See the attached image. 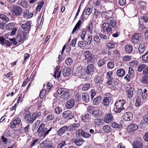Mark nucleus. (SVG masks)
<instances>
[{
  "label": "nucleus",
  "mask_w": 148,
  "mask_h": 148,
  "mask_svg": "<svg viewBox=\"0 0 148 148\" xmlns=\"http://www.w3.org/2000/svg\"><path fill=\"white\" fill-rule=\"evenodd\" d=\"M86 29L88 32L92 34V33L93 31V25L92 23H90L88 24L86 27Z\"/></svg>",
  "instance_id": "obj_35"
},
{
  "label": "nucleus",
  "mask_w": 148,
  "mask_h": 148,
  "mask_svg": "<svg viewBox=\"0 0 148 148\" xmlns=\"http://www.w3.org/2000/svg\"><path fill=\"white\" fill-rule=\"evenodd\" d=\"M83 70V67L81 66H78L77 68L76 71L78 74H79L81 75L82 74Z\"/></svg>",
  "instance_id": "obj_51"
},
{
  "label": "nucleus",
  "mask_w": 148,
  "mask_h": 148,
  "mask_svg": "<svg viewBox=\"0 0 148 148\" xmlns=\"http://www.w3.org/2000/svg\"><path fill=\"white\" fill-rule=\"evenodd\" d=\"M99 36L100 38L103 40H106L109 39V36L108 35L107 36L106 35H103L102 34H99Z\"/></svg>",
  "instance_id": "obj_54"
},
{
  "label": "nucleus",
  "mask_w": 148,
  "mask_h": 148,
  "mask_svg": "<svg viewBox=\"0 0 148 148\" xmlns=\"http://www.w3.org/2000/svg\"><path fill=\"white\" fill-rule=\"evenodd\" d=\"M103 32L107 33H110L112 31V28L110 23H104L102 25Z\"/></svg>",
  "instance_id": "obj_7"
},
{
  "label": "nucleus",
  "mask_w": 148,
  "mask_h": 148,
  "mask_svg": "<svg viewBox=\"0 0 148 148\" xmlns=\"http://www.w3.org/2000/svg\"><path fill=\"white\" fill-rule=\"evenodd\" d=\"M131 59V57L130 56H126L123 58V60L124 62H127Z\"/></svg>",
  "instance_id": "obj_61"
},
{
  "label": "nucleus",
  "mask_w": 148,
  "mask_h": 148,
  "mask_svg": "<svg viewBox=\"0 0 148 148\" xmlns=\"http://www.w3.org/2000/svg\"><path fill=\"white\" fill-rule=\"evenodd\" d=\"M62 96L65 99H67L70 95L69 90L64 88L62 92Z\"/></svg>",
  "instance_id": "obj_20"
},
{
  "label": "nucleus",
  "mask_w": 148,
  "mask_h": 148,
  "mask_svg": "<svg viewBox=\"0 0 148 148\" xmlns=\"http://www.w3.org/2000/svg\"><path fill=\"white\" fill-rule=\"evenodd\" d=\"M28 35V33L22 32L20 34H18L16 38V40L18 42H23L25 40H26Z\"/></svg>",
  "instance_id": "obj_3"
},
{
  "label": "nucleus",
  "mask_w": 148,
  "mask_h": 148,
  "mask_svg": "<svg viewBox=\"0 0 148 148\" xmlns=\"http://www.w3.org/2000/svg\"><path fill=\"white\" fill-rule=\"evenodd\" d=\"M143 144L140 142L137 141L133 145V148H143Z\"/></svg>",
  "instance_id": "obj_32"
},
{
  "label": "nucleus",
  "mask_w": 148,
  "mask_h": 148,
  "mask_svg": "<svg viewBox=\"0 0 148 148\" xmlns=\"http://www.w3.org/2000/svg\"><path fill=\"white\" fill-rule=\"evenodd\" d=\"M21 122V120L19 118H14L10 123V127L12 128H15L16 125L20 124Z\"/></svg>",
  "instance_id": "obj_8"
},
{
  "label": "nucleus",
  "mask_w": 148,
  "mask_h": 148,
  "mask_svg": "<svg viewBox=\"0 0 148 148\" xmlns=\"http://www.w3.org/2000/svg\"><path fill=\"white\" fill-rule=\"evenodd\" d=\"M72 140L73 142L77 146H80L82 145L84 141L82 138L75 137L73 138Z\"/></svg>",
  "instance_id": "obj_9"
},
{
  "label": "nucleus",
  "mask_w": 148,
  "mask_h": 148,
  "mask_svg": "<svg viewBox=\"0 0 148 148\" xmlns=\"http://www.w3.org/2000/svg\"><path fill=\"white\" fill-rule=\"evenodd\" d=\"M95 67L94 65L88 66L86 68V72L88 74H90L94 71Z\"/></svg>",
  "instance_id": "obj_22"
},
{
  "label": "nucleus",
  "mask_w": 148,
  "mask_h": 148,
  "mask_svg": "<svg viewBox=\"0 0 148 148\" xmlns=\"http://www.w3.org/2000/svg\"><path fill=\"white\" fill-rule=\"evenodd\" d=\"M92 114H93L95 117H98L99 116V110L97 109L94 110Z\"/></svg>",
  "instance_id": "obj_62"
},
{
  "label": "nucleus",
  "mask_w": 148,
  "mask_h": 148,
  "mask_svg": "<svg viewBox=\"0 0 148 148\" xmlns=\"http://www.w3.org/2000/svg\"><path fill=\"white\" fill-rule=\"evenodd\" d=\"M90 87V84L89 83H85L83 85L82 89L84 91L87 90Z\"/></svg>",
  "instance_id": "obj_45"
},
{
  "label": "nucleus",
  "mask_w": 148,
  "mask_h": 148,
  "mask_svg": "<svg viewBox=\"0 0 148 148\" xmlns=\"http://www.w3.org/2000/svg\"><path fill=\"white\" fill-rule=\"evenodd\" d=\"M142 81L144 83H146L148 82V75H145L142 77Z\"/></svg>",
  "instance_id": "obj_64"
},
{
  "label": "nucleus",
  "mask_w": 148,
  "mask_h": 148,
  "mask_svg": "<svg viewBox=\"0 0 148 148\" xmlns=\"http://www.w3.org/2000/svg\"><path fill=\"white\" fill-rule=\"evenodd\" d=\"M92 9L89 6L87 8L86 7L84 10L82 14V15L84 14L85 12L86 14L87 15H89L92 12Z\"/></svg>",
  "instance_id": "obj_31"
},
{
  "label": "nucleus",
  "mask_w": 148,
  "mask_h": 148,
  "mask_svg": "<svg viewBox=\"0 0 148 148\" xmlns=\"http://www.w3.org/2000/svg\"><path fill=\"white\" fill-rule=\"evenodd\" d=\"M113 120V117L111 113H108L106 115L104 118V121L107 123H108L112 121Z\"/></svg>",
  "instance_id": "obj_13"
},
{
  "label": "nucleus",
  "mask_w": 148,
  "mask_h": 148,
  "mask_svg": "<svg viewBox=\"0 0 148 148\" xmlns=\"http://www.w3.org/2000/svg\"><path fill=\"white\" fill-rule=\"evenodd\" d=\"M33 13H31L29 14V12L27 10H25L23 13V15L24 17H26V18H30L33 16Z\"/></svg>",
  "instance_id": "obj_23"
},
{
  "label": "nucleus",
  "mask_w": 148,
  "mask_h": 148,
  "mask_svg": "<svg viewBox=\"0 0 148 148\" xmlns=\"http://www.w3.org/2000/svg\"><path fill=\"white\" fill-rule=\"evenodd\" d=\"M125 102V101L123 99L119 100L116 102L115 104L116 108L114 109V110L116 113L119 112L122 110L125 109L123 106Z\"/></svg>",
  "instance_id": "obj_2"
},
{
  "label": "nucleus",
  "mask_w": 148,
  "mask_h": 148,
  "mask_svg": "<svg viewBox=\"0 0 148 148\" xmlns=\"http://www.w3.org/2000/svg\"><path fill=\"white\" fill-rule=\"evenodd\" d=\"M79 126V124H74L69 126L68 130L69 131L71 132L75 130Z\"/></svg>",
  "instance_id": "obj_24"
},
{
  "label": "nucleus",
  "mask_w": 148,
  "mask_h": 148,
  "mask_svg": "<svg viewBox=\"0 0 148 148\" xmlns=\"http://www.w3.org/2000/svg\"><path fill=\"white\" fill-rule=\"evenodd\" d=\"M65 62L67 65L70 66L73 62V60L71 58H67L66 59Z\"/></svg>",
  "instance_id": "obj_39"
},
{
  "label": "nucleus",
  "mask_w": 148,
  "mask_h": 148,
  "mask_svg": "<svg viewBox=\"0 0 148 148\" xmlns=\"http://www.w3.org/2000/svg\"><path fill=\"white\" fill-rule=\"evenodd\" d=\"M141 18L145 23L148 22V14L144 15L141 17Z\"/></svg>",
  "instance_id": "obj_60"
},
{
  "label": "nucleus",
  "mask_w": 148,
  "mask_h": 148,
  "mask_svg": "<svg viewBox=\"0 0 148 148\" xmlns=\"http://www.w3.org/2000/svg\"><path fill=\"white\" fill-rule=\"evenodd\" d=\"M142 60L145 62L148 61V51L142 57Z\"/></svg>",
  "instance_id": "obj_58"
},
{
  "label": "nucleus",
  "mask_w": 148,
  "mask_h": 148,
  "mask_svg": "<svg viewBox=\"0 0 148 148\" xmlns=\"http://www.w3.org/2000/svg\"><path fill=\"white\" fill-rule=\"evenodd\" d=\"M133 117V114L131 112H126L123 116V119L125 121H129L132 120Z\"/></svg>",
  "instance_id": "obj_10"
},
{
  "label": "nucleus",
  "mask_w": 148,
  "mask_h": 148,
  "mask_svg": "<svg viewBox=\"0 0 148 148\" xmlns=\"http://www.w3.org/2000/svg\"><path fill=\"white\" fill-rule=\"evenodd\" d=\"M116 43L114 42H108L106 44V46L109 48L112 49L114 48L116 46Z\"/></svg>",
  "instance_id": "obj_38"
},
{
  "label": "nucleus",
  "mask_w": 148,
  "mask_h": 148,
  "mask_svg": "<svg viewBox=\"0 0 148 148\" xmlns=\"http://www.w3.org/2000/svg\"><path fill=\"white\" fill-rule=\"evenodd\" d=\"M41 145L45 148H55L51 141L47 140L43 141L40 144Z\"/></svg>",
  "instance_id": "obj_5"
},
{
  "label": "nucleus",
  "mask_w": 148,
  "mask_h": 148,
  "mask_svg": "<svg viewBox=\"0 0 148 148\" xmlns=\"http://www.w3.org/2000/svg\"><path fill=\"white\" fill-rule=\"evenodd\" d=\"M0 19L7 22L9 21V18L4 14H0Z\"/></svg>",
  "instance_id": "obj_52"
},
{
  "label": "nucleus",
  "mask_w": 148,
  "mask_h": 148,
  "mask_svg": "<svg viewBox=\"0 0 148 148\" xmlns=\"http://www.w3.org/2000/svg\"><path fill=\"white\" fill-rule=\"evenodd\" d=\"M138 49L140 53L142 54L144 52L145 48L143 44H140L138 47Z\"/></svg>",
  "instance_id": "obj_49"
},
{
  "label": "nucleus",
  "mask_w": 148,
  "mask_h": 148,
  "mask_svg": "<svg viewBox=\"0 0 148 148\" xmlns=\"http://www.w3.org/2000/svg\"><path fill=\"white\" fill-rule=\"evenodd\" d=\"M29 127L30 125L28 124L24 127L23 129L24 132L26 134H27L29 133V130L30 129Z\"/></svg>",
  "instance_id": "obj_55"
},
{
  "label": "nucleus",
  "mask_w": 148,
  "mask_h": 148,
  "mask_svg": "<svg viewBox=\"0 0 148 148\" xmlns=\"http://www.w3.org/2000/svg\"><path fill=\"white\" fill-rule=\"evenodd\" d=\"M40 123V121L39 120H38L34 124L32 128V130L33 131L36 130V128L38 126Z\"/></svg>",
  "instance_id": "obj_42"
},
{
  "label": "nucleus",
  "mask_w": 148,
  "mask_h": 148,
  "mask_svg": "<svg viewBox=\"0 0 148 148\" xmlns=\"http://www.w3.org/2000/svg\"><path fill=\"white\" fill-rule=\"evenodd\" d=\"M25 113L24 114V119L27 121L29 120V119H30V117L31 116L30 112L29 111H25Z\"/></svg>",
  "instance_id": "obj_36"
},
{
  "label": "nucleus",
  "mask_w": 148,
  "mask_h": 148,
  "mask_svg": "<svg viewBox=\"0 0 148 148\" xmlns=\"http://www.w3.org/2000/svg\"><path fill=\"white\" fill-rule=\"evenodd\" d=\"M68 129V127L66 125H64L58 130L56 132L58 136H61L64 134Z\"/></svg>",
  "instance_id": "obj_14"
},
{
  "label": "nucleus",
  "mask_w": 148,
  "mask_h": 148,
  "mask_svg": "<svg viewBox=\"0 0 148 148\" xmlns=\"http://www.w3.org/2000/svg\"><path fill=\"white\" fill-rule=\"evenodd\" d=\"M31 26V21H27L22 25L21 27L24 31L29 32L30 30ZM27 32L28 33V32Z\"/></svg>",
  "instance_id": "obj_12"
},
{
  "label": "nucleus",
  "mask_w": 148,
  "mask_h": 148,
  "mask_svg": "<svg viewBox=\"0 0 148 148\" xmlns=\"http://www.w3.org/2000/svg\"><path fill=\"white\" fill-rule=\"evenodd\" d=\"M129 128L132 131L136 130L138 128V126L137 125L134 124H131L129 125Z\"/></svg>",
  "instance_id": "obj_40"
},
{
  "label": "nucleus",
  "mask_w": 148,
  "mask_h": 148,
  "mask_svg": "<svg viewBox=\"0 0 148 148\" xmlns=\"http://www.w3.org/2000/svg\"><path fill=\"white\" fill-rule=\"evenodd\" d=\"M125 74V71L122 69H120L117 70L116 75L118 77L123 76Z\"/></svg>",
  "instance_id": "obj_26"
},
{
  "label": "nucleus",
  "mask_w": 148,
  "mask_h": 148,
  "mask_svg": "<svg viewBox=\"0 0 148 148\" xmlns=\"http://www.w3.org/2000/svg\"><path fill=\"white\" fill-rule=\"evenodd\" d=\"M92 36L91 34H89L88 35V38L87 39L86 44L87 45H90L91 43L92 39Z\"/></svg>",
  "instance_id": "obj_47"
},
{
  "label": "nucleus",
  "mask_w": 148,
  "mask_h": 148,
  "mask_svg": "<svg viewBox=\"0 0 148 148\" xmlns=\"http://www.w3.org/2000/svg\"><path fill=\"white\" fill-rule=\"evenodd\" d=\"M103 81V77L100 76L96 75L94 79V82L96 84H101Z\"/></svg>",
  "instance_id": "obj_21"
},
{
  "label": "nucleus",
  "mask_w": 148,
  "mask_h": 148,
  "mask_svg": "<svg viewBox=\"0 0 148 148\" xmlns=\"http://www.w3.org/2000/svg\"><path fill=\"white\" fill-rule=\"evenodd\" d=\"M48 93V92L47 91V90H46L43 89L41 90L40 94V98L42 99L45 96V95Z\"/></svg>",
  "instance_id": "obj_46"
},
{
  "label": "nucleus",
  "mask_w": 148,
  "mask_h": 148,
  "mask_svg": "<svg viewBox=\"0 0 148 148\" xmlns=\"http://www.w3.org/2000/svg\"><path fill=\"white\" fill-rule=\"evenodd\" d=\"M146 66V65L145 64H140L138 66V71L139 72H141L143 69L145 68Z\"/></svg>",
  "instance_id": "obj_53"
},
{
  "label": "nucleus",
  "mask_w": 148,
  "mask_h": 148,
  "mask_svg": "<svg viewBox=\"0 0 148 148\" xmlns=\"http://www.w3.org/2000/svg\"><path fill=\"white\" fill-rule=\"evenodd\" d=\"M62 115L64 119L67 120L70 119L73 117L72 112L70 110L64 111Z\"/></svg>",
  "instance_id": "obj_11"
},
{
  "label": "nucleus",
  "mask_w": 148,
  "mask_h": 148,
  "mask_svg": "<svg viewBox=\"0 0 148 148\" xmlns=\"http://www.w3.org/2000/svg\"><path fill=\"white\" fill-rule=\"evenodd\" d=\"M134 89L132 87L128 88L126 90V95L127 97L129 99H131L133 97L134 95Z\"/></svg>",
  "instance_id": "obj_17"
},
{
  "label": "nucleus",
  "mask_w": 148,
  "mask_h": 148,
  "mask_svg": "<svg viewBox=\"0 0 148 148\" xmlns=\"http://www.w3.org/2000/svg\"><path fill=\"white\" fill-rule=\"evenodd\" d=\"M110 97H105L103 100V105L106 106L107 107L110 104Z\"/></svg>",
  "instance_id": "obj_25"
},
{
  "label": "nucleus",
  "mask_w": 148,
  "mask_h": 148,
  "mask_svg": "<svg viewBox=\"0 0 148 148\" xmlns=\"http://www.w3.org/2000/svg\"><path fill=\"white\" fill-rule=\"evenodd\" d=\"M106 60L104 59H101L98 62V64L99 67H101L105 63Z\"/></svg>",
  "instance_id": "obj_56"
},
{
  "label": "nucleus",
  "mask_w": 148,
  "mask_h": 148,
  "mask_svg": "<svg viewBox=\"0 0 148 148\" xmlns=\"http://www.w3.org/2000/svg\"><path fill=\"white\" fill-rule=\"evenodd\" d=\"M138 5L140 6V8L142 10H144L146 6V3L143 1H140L138 3Z\"/></svg>",
  "instance_id": "obj_50"
},
{
  "label": "nucleus",
  "mask_w": 148,
  "mask_h": 148,
  "mask_svg": "<svg viewBox=\"0 0 148 148\" xmlns=\"http://www.w3.org/2000/svg\"><path fill=\"white\" fill-rule=\"evenodd\" d=\"M125 51L127 53H130L133 51L132 46L127 44L125 46Z\"/></svg>",
  "instance_id": "obj_29"
},
{
  "label": "nucleus",
  "mask_w": 148,
  "mask_h": 148,
  "mask_svg": "<svg viewBox=\"0 0 148 148\" xmlns=\"http://www.w3.org/2000/svg\"><path fill=\"white\" fill-rule=\"evenodd\" d=\"M138 62L136 60H133L129 62L130 66L133 68H136L138 66Z\"/></svg>",
  "instance_id": "obj_30"
},
{
  "label": "nucleus",
  "mask_w": 148,
  "mask_h": 148,
  "mask_svg": "<svg viewBox=\"0 0 148 148\" xmlns=\"http://www.w3.org/2000/svg\"><path fill=\"white\" fill-rule=\"evenodd\" d=\"M107 66L108 68L112 69L114 67V63L112 62H110L107 63Z\"/></svg>",
  "instance_id": "obj_59"
},
{
  "label": "nucleus",
  "mask_w": 148,
  "mask_h": 148,
  "mask_svg": "<svg viewBox=\"0 0 148 148\" xmlns=\"http://www.w3.org/2000/svg\"><path fill=\"white\" fill-rule=\"evenodd\" d=\"M60 69V67L59 66H57L55 71L54 74V76L56 78L57 77L58 78L60 76L61 72L60 71H59Z\"/></svg>",
  "instance_id": "obj_28"
},
{
  "label": "nucleus",
  "mask_w": 148,
  "mask_h": 148,
  "mask_svg": "<svg viewBox=\"0 0 148 148\" xmlns=\"http://www.w3.org/2000/svg\"><path fill=\"white\" fill-rule=\"evenodd\" d=\"M75 104V100L73 99H71L67 102L65 106L67 109H71L74 106Z\"/></svg>",
  "instance_id": "obj_15"
},
{
  "label": "nucleus",
  "mask_w": 148,
  "mask_h": 148,
  "mask_svg": "<svg viewBox=\"0 0 148 148\" xmlns=\"http://www.w3.org/2000/svg\"><path fill=\"white\" fill-rule=\"evenodd\" d=\"M12 12L14 16H18L21 14L23 9L19 6H14L12 8Z\"/></svg>",
  "instance_id": "obj_4"
},
{
  "label": "nucleus",
  "mask_w": 148,
  "mask_h": 148,
  "mask_svg": "<svg viewBox=\"0 0 148 148\" xmlns=\"http://www.w3.org/2000/svg\"><path fill=\"white\" fill-rule=\"evenodd\" d=\"M15 26V24L14 23H8L6 26V28L8 30H11L14 28Z\"/></svg>",
  "instance_id": "obj_34"
},
{
  "label": "nucleus",
  "mask_w": 148,
  "mask_h": 148,
  "mask_svg": "<svg viewBox=\"0 0 148 148\" xmlns=\"http://www.w3.org/2000/svg\"><path fill=\"white\" fill-rule=\"evenodd\" d=\"M51 130L52 127L49 128L48 126L45 127V124L42 123L40 125L37 130L38 135L40 137L45 138Z\"/></svg>",
  "instance_id": "obj_1"
},
{
  "label": "nucleus",
  "mask_w": 148,
  "mask_h": 148,
  "mask_svg": "<svg viewBox=\"0 0 148 148\" xmlns=\"http://www.w3.org/2000/svg\"><path fill=\"white\" fill-rule=\"evenodd\" d=\"M142 37L141 34L137 33L133 35L131 38V41L134 43H137L141 41Z\"/></svg>",
  "instance_id": "obj_6"
},
{
  "label": "nucleus",
  "mask_w": 148,
  "mask_h": 148,
  "mask_svg": "<svg viewBox=\"0 0 148 148\" xmlns=\"http://www.w3.org/2000/svg\"><path fill=\"white\" fill-rule=\"evenodd\" d=\"M62 73L64 76L69 77L71 74V69L68 68H65L64 69Z\"/></svg>",
  "instance_id": "obj_19"
},
{
  "label": "nucleus",
  "mask_w": 148,
  "mask_h": 148,
  "mask_svg": "<svg viewBox=\"0 0 148 148\" xmlns=\"http://www.w3.org/2000/svg\"><path fill=\"white\" fill-rule=\"evenodd\" d=\"M101 15L102 18H104L106 21L110 16L109 13L107 12H103L101 13Z\"/></svg>",
  "instance_id": "obj_41"
},
{
  "label": "nucleus",
  "mask_w": 148,
  "mask_h": 148,
  "mask_svg": "<svg viewBox=\"0 0 148 148\" xmlns=\"http://www.w3.org/2000/svg\"><path fill=\"white\" fill-rule=\"evenodd\" d=\"M90 116L91 115L89 114H86L84 115L81 116V120L84 122H88L89 120L90 119Z\"/></svg>",
  "instance_id": "obj_18"
},
{
  "label": "nucleus",
  "mask_w": 148,
  "mask_h": 148,
  "mask_svg": "<svg viewBox=\"0 0 148 148\" xmlns=\"http://www.w3.org/2000/svg\"><path fill=\"white\" fill-rule=\"evenodd\" d=\"M84 131L82 129L77 130L76 131V134L77 136H82Z\"/></svg>",
  "instance_id": "obj_43"
},
{
  "label": "nucleus",
  "mask_w": 148,
  "mask_h": 148,
  "mask_svg": "<svg viewBox=\"0 0 148 148\" xmlns=\"http://www.w3.org/2000/svg\"><path fill=\"white\" fill-rule=\"evenodd\" d=\"M86 44V42L85 40L79 41L78 43V46L80 48H82L85 47Z\"/></svg>",
  "instance_id": "obj_37"
},
{
  "label": "nucleus",
  "mask_w": 148,
  "mask_h": 148,
  "mask_svg": "<svg viewBox=\"0 0 148 148\" xmlns=\"http://www.w3.org/2000/svg\"><path fill=\"white\" fill-rule=\"evenodd\" d=\"M103 130L104 132L108 133L110 131V128L108 125H105L103 127Z\"/></svg>",
  "instance_id": "obj_44"
},
{
  "label": "nucleus",
  "mask_w": 148,
  "mask_h": 148,
  "mask_svg": "<svg viewBox=\"0 0 148 148\" xmlns=\"http://www.w3.org/2000/svg\"><path fill=\"white\" fill-rule=\"evenodd\" d=\"M83 54L86 58L84 59V60H86V59H87L88 60H91L93 58V55L88 50L85 51L84 53Z\"/></svg>",
  "instance_id": "obj_16"
},
{
  "label": "nucleus",
  "mask_w": 148,
  "mask_h": 148,
  "mask_svg": "<svg viewBox=\"0 0 148 148\" xmlns=\"http://www.w3.org/2000/svg\"><path fill=\"white\" fill-rule=\"evenodd\" d=\"M53 86V84L51 83V82H49L47 83V91L48 92H49L51 88Z\"/></svg>",
  "instance_id": "obj_63"
},
{
  "label": "nucleus",
  "mask_w": 148,
  "mask_h": 148,
  "mask_svg": "<svg viewBox=\"0 0 148 148\" xmlns=\"http://www.w3.org/2000/svg\"><path fill=\"white\" fill-rule=\"evenodd\" d=\"M121 126V124H118L115 122H113L112 123V127L114 128H120Z\"/></svg>",
  "instance_id": "obj_57"
},
{
  "label": "nucleus",
  "mask_w": 148,
  "mask_h": 148,
  "mask_svg": "<svg viewBox=\"0 0 148 148\" xmlns=\"http://www.w3.org/2000/svg\"><path fill=\"white\" fill-rule=\"evenodd\" d=\"M81 21L79 20L77 23L74 28H73L72 32V34H74L75 33V31L77 29H78L79 28V27L81 24Z\"/></svg>",
  "instance_id": "obj_33"
},
{
  "label": "nucleus",
  "mask_w": 148,
  "mask_h": 148,
  "mask_svg": "<svg viewBox=\"0 0 148 148\" xmlns=\"http://www.w3.org/2000/svg\"><path fill=\"white\" fill-rule=\"evenodd\" d=\"M66 141L63 140L58 144L57 145V148H62L63 147L66 145Z\"/></svg>",
  "instance_id": "obj_48"
},
{
  "label": "nucleus",
  "mask_w": 148,
  "mask_h": 148,
  "mask_svg": "<svg viewBox=\"0 0 148 148\" xmlns=\"http://www.w3.org/2000/svg\"><path fill=\"white\" fill-rule=\"evenodd\" d=\"M82 99L83 101L86 103H88L89 99L88 94L86 92L83 93L82 94Z\"/></svg>",
  "instance_id": "obj_27"
}]
</instances>
